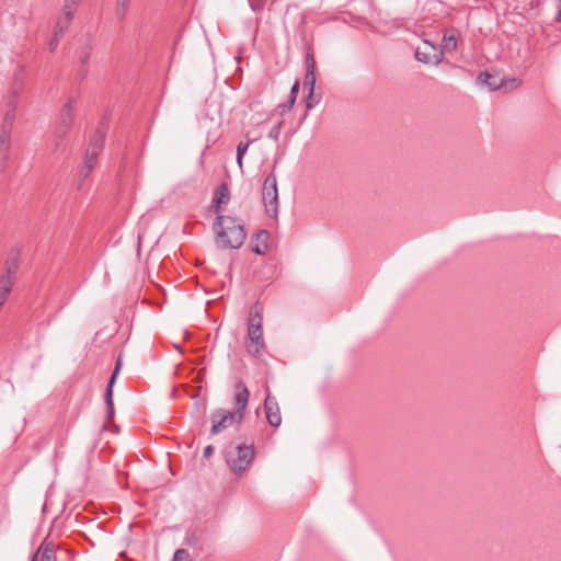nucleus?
Instances as JSON below:
<instances>
[{
  "mask_svg": "<svg viewBox=\"0 0 561 561\" xmlns=\"http://www.w3.org/2000/svg\"><path fill=\"white\" fill-rule=\"evenodd\" d=\"M250 398V391L245 383L241 380L234 383V403L236 410L228 411L225 409H217L210 414V420L213 422L211 434L218 435L222 431L230 427L233 423H238L239 425L243 422L248 403Z\"/></svg>",
  "mask_w": 561,
  "mask_h": 561,
  "instance_id": "1",
  "label": "nucleus"
},
{
  "mask_svg": "<svg viewBox=\"0 0 561 561\" xmlns=\"http://www.w3.org/2000/svg\"><path fill=\"white\" fill-rule=\"evenodd\" d=\"M213 228L220 249H239L247 238L244 226L236 217L218 215Z\"/></svg>",
  "mask_w": 561,
  "mask_h": 561,
  "instance_id": "2",
  "label": "nucleus"
},
{
  "mask_svg": "<svg viewBox=\"0 0 561 561\" xmlns=\"http://www.w3.org/2000/svg\"><path fill=\"white\" fill-rule=\"evenodd\" d=\"M245 348L254 357H260L265 350L262 307L259 302H255L249 312Z\"/></svg>",
  "mask_w": 561,
  "mask_h": 561,
  "instance_id": "3",
  "label": "nucleus"
},
{
  "mask_svg": "<svg viewBox=\"0 0 561 561\" xmlns=\"http://www.w3.org/2000/svg\"><path fill=\"white\" fill-rule=\"evenodd\" d=\"M255 450L253 445H238L234 451L228 453L226 461L231 471L236 474H241L252 463L254 459Z\"/></svg>",
  "mask_w": 561,
  "mask_h": 561,
  "instance_id": "4",
  "label": "nucleus"
},
{
  "mask_svg": "<svg viewBox=\"0 0 561 561\" xmlns=\"http://www.w3.org/2000/svg\"><path fill=\"white\" fill-rule=\"evenodd\" d=\"M262 201L265 213L270 217L276 218L278 214V190L276 175L274 173L268 174L263 182Z\"/></svg>",
  "mask_w": 561,
  "mask_h": 561,
  "instance_id": "5",
  "label": "nucleus"
},
{
  "mask_svg": "<svg viewBox=\"0 0 561 561\" xmlns=\"http://www.w3.org/2000/svg\"><path fill=\"white\" fill-rule=\"evenodd\" d=\"M73 99H69L61 108L59 123L55 130L56 149L61 146V141L69 134L73 123Z\"/></svg>",
  "mask_w": 561,
  "mask_h": 561,
  "instance_id": "6",
  "label": "nucleus"
},
{
  "mask_svg": "<svg viewBox=\"0 0 561 561\" xmlns=\"http://www.w3.org/2000/svg\"><path fill=\"white\" fill-rule=\"evenodd\" d=\"M107 130H108V118L106 116H104L99 122V124L90 139L87 150L99 154L101 152V150L103 149Z\"/></svg>",
  "mask_w": 561,
  "mask_h": 561,
  "instance_id": "7",
  "label": "nucleus"
},
{
  "mask_svg": "<svg viewBox=\"0 0 561 561\" xmlns=\"http://www.w3.org/2000/svg\"><path fill=\"white\" fill-rule=\"evenodd\" d=\"M267 394L264 400V411L268 424L273 427H278L282 423V415L278 402L275 397L270 393L266 388Z\"/></svg>",
  "mask_w": 561,
  "mask_h": 561,
  "instance_id": "8",
  "label": "nucleus"
},
{
  "mask_svg": "<svg viewBox=\"0 0 561 561\" xmlns=\"http://www.w3.org/2000/svg\"><path fill=\"white\" fill-rule=\"evenodd\" d=\"M122 367V356H118L115 365V369L110 378L107 389L105 392V404L107 411V419L112 420L114 416V403H113V385Z\"/></svg>",
  "mask_w": 561,
  "mask_h": 561,
  "instance_id": "9",
  "label": "nucleus"
},
{
  "mask_svg": "<svg viewBox=\"0 0 561 561\" xmlns=\"http://www.w3.org/2000/svg\"><path fill=\"white\" fill-rule=\"evenodd\" d=\"M229 188H228V185L226 183H221L219 185V187L215 191V194H214V197H213V204H211V210L213 213L220 215L221 213V209H220V205L221 204H227L229 202Z\"/></svg>",
  "mask_w": 561,
  "mask_h": 561,
  "instance_id": "10",
  "label": "nucleus"
},
{
  "mask_svg": "<svg viewBox=\"0 0 561 561\" xmlns=\"http://www.w3.org/2000/svg\"><path fill=\"white\" fill-rule=\"evenodd\" d=\"M430 48L434 51L433 55L422 51L420 48L415 50V58L424 64H439L443 60V53L436 51L435 47L430 45Z\"/></svg>",
  "mask_w": 561,
  "mask_h": 561,
  "instance_id": "11",
  "label": "nucleus"
},
{
  "mask_svg": "<svg viewBox=\"0 0 561 561\" xmlns=\"http://www.w3.org/2000/svg\"><path fill=\"white\" fill-rule=\"evenodd\" d=\"M99 154L92 151L87 150L84 156L83 165L80 171V178L82 180L87 179L94 167L96 165Z\"/></svg>",
  "mask_w": 561,
  "mask_h": 561,
  "instance_id": "12",
  "label": "nucleus"
},
{
  "mask_svg": "<svg viewBox=\"0 0 561 561\" xmlns=\"http://www.w3.org/2000/svg\"><path fill=\"white\" fill-rule=\"evenodd\" d=\"M38 554L41 556V561H56L54 543L49 542L42 545L39 549L33 554L32 561H36Z\"/></svg>",
  "mask_w": 561,
  "mask_h": 561,
  "instance_id": "13",
  "label": "nucleus"
},
{
  "mask_svg": "<svg viewBox=\"0 0 561 561\" xmlns=\"http://www.w3.org/2000/svg\"><path fill=\"white\" fill-rule=\"evenodd\" d=\"M478 81L481 84H485L490 88V90H497L502 85V79L499 76L491 75L489 72H481L478 76Z\"/></svg>",
  "mask_w": 561,
  "mask_h": 561,
  "instance_id": "14",
  "label": "nucleus"
},
{
  "mask_svg": "<svg viewBox=\"0 0 561 561\" xmlns=\"http://www.w3.org/2000/svg\"><path fill=\"white\" fill-rule=\"evenodd\" d=\"M270 237V233L266 230H261L256 233V244L253 247V252H255L259 255L265 254L268 244L267 239Z\"/></svg>",
  "mask_w": 561,
  "mask_h": 561,
  "instance_id": "15",
  "label": "nucleus"
},
{
  "mask_svg": "<svg viewBox=\"0 0 561 561\" xmlns=\"http://www.w3.org/2000/svg\"><path fill=\"white\" fill-rule=\"evenodd\" d=\"M247 141H240L237 146V164L240 170L243 169V157L247 153L250 145L255 141V139H250L249 135H245Z\"/></svg>",
  "mask_w": 561,
  "mask_h": 561,
  "instance_id": "16",
  "label": "nucleus"
},
{
  "mask_svg": "<svg viewBox=\"0 0 561 561\" xmlns=\"http://www.w3.org/2000/svg\"><path fill=\"white\" fill-rule=\"evenodd\" d=\"M72 20L73 15H66V13L61 12L54 27V31L57 32V35H64L69 28Z\"/></svg>",
  "mask_w": 561,
  "mask_h": 561,
  "instance_id": "17",
  "label": "nucleus"
},
{
  "mask_svg": "<svg viewBox=\"0 0 561 561\" xmlns=\"http://www.w3.org/2000/svg\"><path fill=\"white\" fill-rule=\"evenodd\" d=\"M456 47H457L456 36L454 34L445 33L444 37H443L442 49L439 51H442L443 54L445 51L450 53V51H454L456 49Z\"/></svg>",
  "mask_w": 561,
  "mask_h": 561,
  "instance_id": "18",
  "label": "nucleus"
},
{
  "mask_svg": "<svg viewBox=\"0 0 561 561\" xmlns=\"http://www.w3.org/2000/svg\"><path fill=\"white\" fill-rule=\"evenodd\" d=\"M4 266H5V273L4 274L14 277L16 272H18V270H19L18 254H11L7 259Z\"/></svg>",
  "mask_w": 561,
  "mask_h": 561,
  "instance_id": "19",
  "label": "nucleus"
},
{
  "mask_svg": "<svg viewBox=\"0 0 561 561\" xmlns=\"http://www.w3.org/2000/svg\"><path fill=\"white\" fill-rule=\"evenodd\" d=\"M130 0H116V16L119 21L125 20L128 9H129Z\"/></svg>",
  "mask_w": 561,
  "mask_h": 561,
  "instance_id": "20",
  "label": "nucleus"
},
{
  "mask_svg": "<svg viewBox=\"0 0 561 561\" xmlns=\"http://www.w3.org/2000/svg\"><path fill=\"white\" fill-rule=\"evenodd\" d=\"M316 72L308 71L305 76L304 87L309 90V99H312L314 93Z\"/></svg>",
  "mask_w": 561,
  "mask_h": 561,
  "instance_id": "21",
  "label": "nucleus"
},
{
  "mask_svg": "<svg viewBox=\"0 0 561 561\" xmlns=\"http://www.w3.org/2000/svg\"><path fill=\"white\" fill-rule=\"evenodd\" d=\"M81 0H65L61 12L66 15H75Z\"/></svg>",
  "mask_w": 561,
  "mask_h": 561,
  "instance_id": "22",
  "label": "nucleus"
},
{
  "mask_svg": "<svg viewBox=\"0 0 561 561\" xmlns=\"http://www.w3.org/2000/svg\"><path fill=\"white\" fill-rule=\"evenodd\" d=\"M13 278L10 275L3 274L0 277V290L10 294L13 285Z\"/></svg>",
  "mask_w": 561,
  "mask_h": 561,
  "instance_id": "23",
  "label": "nucleus"
},
{
  "mask_svg": "<svg viewBox=\"0 0 561 561\" xmlns=\"http://www.w3.org/2000/svg\"><path fill=\"white\" fill-rule=\"evenodd\" d=\"M283 124V122H278L276 125H274L268 133V138L273 139L274 141H278Z\"/></svg>",
  "mask_w": 561,
  "mask_h": 561,
  "instance_id": "24",
  "label": "nucleus"
},
{
  "mask_svg": "<svg viewBox=\"0 0 561 561\" xmlns=\"http://www.w3.org/2000/svg\"><path fill=\"white\" fill-rule=\"evenodd\" d=\"M299 87H300V83L299 81L297 80L293 87H291V90H290V98L287 102V107H293L295 102H296V98H297V94H298V91H299Z\"/></svg>",
  "mask_w": 561,
  "mask_h": 561,
  "instance_id": "25",
  "label": "nucleus"
},
{
  "mask_svg": "<svg viewBox=\"0 0 561 561\" xmlns=\"http://www.w3.org/2000/svg\"><path fill=\"white\" fill-rule=\"evenodd\" d=\"M173 561H192L190 553L185 549H178L174 553Z\"/></svg>",
  "mask_w": 561,
  "mask_h": 561,
  "instance_id": "26",
  "label": "nucleus"
},
{
  "mask_svg": "<svg viewBox=\"0 0 561 561\" xmlns=\"http://www.w3.org/2000/svg\"><path fill=\"white\" fill-rule=\"evenodd\" d=\"M305 62H306V72H308V71L316 72V61H314V57L311 53H307Z\"/></svg>",
  "mask_w": 561,
  "mask_h": 561,
  "instance_id": "27",
  "label": "nucleus"
},
{
  "mask_svg": "<svg viewBox=\"0 0 561 561\" xmlns=\"http://www.w3.org/2000/svg\"><path fill=\"white\" fill-rule=\"evenodd\" d=\"M64 35H57V32L54 31V35H53V38L49 41V44H48V47H49V50L53 53L56 50V48L58 47V44H59V39L62 37Z\"/></svg>",
  "mask_w": 561,
  "mask_h": 561,
  "instance_id": "28",
  "label": "nucleus"
},
{
  "mask_svg": "<svg viewBox=\"0 0 561 561\" xmlns=\"http://www.w3.org/2000/svg\"><path fill=\"white\" fill-rule=\"evenodd\" d=\"M9 138H10L9 131L5 128H3L0 141H1L2 146L4 147L5 151L9 148Z\"/></svg>",
  "mask_w": 561,
  "mask_h": 561,
  "instance_id": "29",
  "label": "nucleus"
},
{
  "mask_svg": "<svg viewBox=\"0 0 561 561\" xmlns=\"http://www.w3.org/2000/svg\"><path fill=\"white\" fill-rule=\"evenodd\" d=\"M90 55H91V53H90V48H89V47L84 48V49L80 53V57H79V58H80L81 64H83V65H84V64H87V62L89 61V59H90Z\"/></svg>",
  "mask_w": 561,
  "mask_h": 561,
  "instance_id": "30",
  "label": "nucleus"
},
{
  "mask_svg": "<svg viewBox=\"0 0 561 561\" xmlns=\"http://www.w3.org/2000/svg\"><path fill=\"white\" fill-rule=\"evenodd\" d=\"M290 108L291 107H287V103L277 106V111L279 112L280 115H284Z\"/></svg>",
  "mask_w": 561,
  "mask_h": 561,
  "instance_id": "31",
  "label": "nucleus"
},
{
  "mask_svg": "<svg viewBox=\"0 0 561 561\" xmlns=\"http://www.w3.org/2000/svg\"><path fill=\"white\" fill-rule=\"evenodd\" d=\"M214 453V447L211 445H208L205 449H204V457L205 458H208L213 455Z\"/></svg>",
  "mask_w": 561,
  "mask_h": 561,
  "instance_id": "32",
  "label": "nucleus"
},
{
  "mask_svg": "<svg viewBox=\"0 0 561 561\" xmlns=\"http://www.w3.org/2000/svg\"><path fill=\"white\" fill-rule=\"evenodd\" d=\"M314 102H313V98L312 99H309V95L307 96V100H306V106L308 110H311L313 106H314Z\"/></svg>",
  "mask_w": 561,
  "mask_h": 561,
  "instance_id": "33",
  "label": "nucleus"
},
{
  "mask_svg": "<svg viewBox=\"0 0 561 561\" xmlns=\"http://www.w3.org/2000/svg\"><path fill=\"white\" fill-rule=\"evenodd\" d=\"M559 1V10H558V13L556 15V21L561 23V0H558Z\"/></svg>",
  "mask_w": 561,
  "mask_h": 561,
  "instance_id": "34",
  "label": "nucleus"
}]
</instances>
